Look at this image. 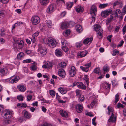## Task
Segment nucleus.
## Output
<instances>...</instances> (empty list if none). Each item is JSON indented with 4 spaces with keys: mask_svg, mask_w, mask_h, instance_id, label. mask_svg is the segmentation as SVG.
<instances>
[{
    "mask_svg": "<svg viewBox=\"0 0 126 126\" xmlns=\"http://www.w3.org/2000/svg\"><path fill=\"white\" fill-rule=\"evenodd\" d=\"M24 42L21 40H18L15 41L13 45V47L14 49H22L24 46Z\"/></svg>",
    "mask_w": 126,
    "mask_h": 126,
    "instance_id": "nucleus-1",
    "label": "nucleus"
},
{
    "mask_svg": "<svg viewBox=\"0 0 126 126\" xmlns=\"http://www.w3.org/2000/svg\"><path fill=\"white\" fill-rule=\"evenodd\" d=\"M97 11L96 6L94 5H92L90 9V14L92 19V22H94L95 20V17L96 15V13Z\"/></svg>",
    "mask_w": 126,
    "mask_h": 126,
    "instance_id": "nucleus-2",
    "label": "nucleus"
},
{
    "mask_svg": "<svg viewBox=\"0 0 126 126\" xmlns=\"http://www.w3.org/2000/svg\"><path fill=\"white\" fill-rule=\"evenodd\" d=\"M47 43L51 47H54L56 45V42L55 39L51 37H48L47 40Z\"/></svg>",
    "mask_w": 126,
    "mask_h": 126,
    "instance_id": "nucleus-3",
    "label": "nucleus"
},
{
    "mask_svg": "<svg viewBox=\"0 0 126 126\" xmlns=\"http://www.w3.org/2000/svg\"><path fill=\"white\" fill-rule=\"evenodd\" d=\"M38 51L40 53L42 56H43L46 54L47 53V49L41 44H39L38 45Z\"/></svg>",
    "mask_w": 126,
    "mask_h": 126,
    "instance_id": "nucleus-4",
    "label": "nucleus"
},
{
    "mask_svg": "<svg viewBox=\"0 0 126 126\" xmlns=\"http://www.w3.org/2000/svg\"><path fill=\"white\" fill-rule=\"evenodd\" d=\"M88 54V52L87 50H84L79 51L77 54L76 57L77 58H81L86 56Z\"/></svg>",
    "mask_w": 126,
    "mask_h": 126,
    "instance_id": "nucleus-5",
    "label": "nucleus"
},
{
    "mask_svg": "<svg viewBox=\"0 0 126 126\" xmlns=\"http://www.w3.org/2000/svg\"><path fill=\"white\" fill-rule=\"evenodd\" d=\"M32 24L34 25H36L40 21V18L37 16H33L31 18Z\"/></svg>",
    "mask_w": 126,
    "mask_h": 126,
    "instance_id": "nucleus-6",
    "label": "nucleus"
},
{
    "mask_svg": "<svg viewBox=\"0 0 126 126\" xmlns=\"http://www.w3.org/2000/svg\"><path fill=\"white\" fill-rule=\"evenodd\" d=\"M56 9L55 4L53 3L50 5L47 10L48 13H50L53 12Z\"/></svg>",
    "mask_w": 126,
    "mask_h": 126,
    "instance_id": "nucleus-7",
    "label": "nucleus"
},
{
    "mask_svg": "<svg viewBox=\"0 0 126 126\" xmlns=\"http://www.w3.org/2000/svg\"><path fill=\"white\" fill-rule=\"evenodd\" d=\"M76 72L75 67L74 66H72L69 69V74L71 77H74L76 74Z\"/></svg>",
    "mask_w": 126,
    "mask_h": 126,
    "instance_id": "nucleus-8",
    "label": "nucleus"
},
{
    "mask_svg": "<svg viewBox=\"0 0 126 126\" xmlns=\"http://www.w3.org/2000/svg\"><path fill=\"white\" fill-rule=\"evenodd\" d=\"M3 114V117L5 118L9 119L11 116L12 112L9 110H8L4 111Z\"/></svg>",
    "mask_w": 126,
    "mask_h": 126,
    "instance_id": "nucleus-9",
    "label": "nucleus"
},
{
    "mask_svg": "<svg viewBox=\"0 0 126 126\" xmlns=\"http://www.w3.org/2000/svg\"><path fill=\"white\" fill-rule=\"evenodd\" d=\"M19 79V76H12L9 79V80L11 83H14L17 82Z\"/></svg>",
    "mask_w": 126,
    "mask_h": 126,
    "instance_id": "nucleus-10",
    "label": "nucleus"
},
{
    "mask_svg": "<svg viewBox=\"0 0 126 126\" xmlns=\"http://www.w3.org/2000/svg\"><path fill=\"white\" fill-rule=\"evenodd\" d=\"M93 39V38L92 37L87 38L83 40L82 43L84 44H89V45L92 43Z\"/></svg>",
    "mask_w": 126,
    "mask_h": 126,
    "instance_id": "nucleus-11",
    "label": "nucleus"
},
{
    "mask_svg": "<svg viewBox=\"0 0 126 126\" xmlns=\"http://www.w3.org/2000/svg\"><path fill=\"white\" fill-rule=\"evenodd\" d=\"M71 23H73L72 22H70L69 23L68 22H64L62 24L61 26V28L62 29H65L68 28L69 26H70V24Z\"/></svg>",
    "mask_w": 126,
    "mask_h": 126,
    "instance_id": "nucleus-12",
    "label": "nucleus"
},
{
    "mask_svg": "<svg viewBox=\"0 0 126 126\" xmlns=\"http://www.w3.org/2000/svg\"><path fill=\"white\" fill-rule=\"evenodd\" d=\"M58 74L60 77L63 78L64 77L66 74L65 71L63 68L60 69L59 70Z\"/></svg>",
    "mask_w": 126,
    "mask_h": 126,
    "instance_id": "nucleus-13",
    "label": "nucleus"
},
{
    "mask_svg": "<svg viewBox=\"0 0 126 126\" xmlns=\"http://www.w3.org/2000/svg\"><path fill=\"white\" fill-rule=\"evenodd\" d=\"M76 109L78 112L80 113L83 110V107L80 104H79L77 105Z\"/></svg>",
    "mask_w": 126,
    "mask_h": 126,
    "instance_id": "nucleus-14",
    "label": "nucleus"
},
{
    "mask_svg": "<svg viewBox=\"0 0 126 126\" xmlns=\"http://www.w3.org/2000/svg\"><path fill=\"white\" fill-rule=\"evenodd\" d=\"M52 64L51 63L48 61H47L45 63V64L43 65L42 67L46 69H49L51 67Z\"/></svg>",
    "mask_w": 126,
    "mask_h": 126,
    "instance_id": "nucleus-15",
    "label": "nucleus"
},
{
    "mask_svg": "<svg viewBox=\"0 0 126 126\" xmlns=\"http://www.w3.org/2000/svg\"><path fill=\"white\" fill-rule=\"evenodd\" d=\"M55 53L57 57H61L63 55L62 52L60 49H56L55 51Z\"/></svg>",
    "mask_w": 126,
    "mask_h": 126,
    "instance_id": "nucleus-16",
    "label": "nucleus"
},
{
    "mask_svg": "<svg viewBox=\"0 0 126 126\" xmlns=\"http://www.w3.org/2000/svg\"><path fill=\"white\" fill-rule=\"evenodd\" d=\"M75 29L79 33H80L82 31V29L81 26L79 25H77L75 27Z\"/></svg>",
    "mask_w": 126,
    "mask_h": 126,
    "instance_id": "nucleus-17",
    "label": "nucleus"
},
{
    "mask_svg": "<svg viewBox=\"0 0 126 126\" xmlns=\"http://www.w3.org/2000/svg\"><path fill=\"white\" fill-rule=\"evenodd\" d=\"M77 87L80 89H86V86L81 82H79L77 83Z\"/></svg>",
    "mask_w": 126,
    "mask_h": 126,
    "instance_id": "nucleus-18",
    "label": "nucleus"
},
{
    "mask_svg": "<svg viewBox=\"0 0 126 126\" xmlns=\"http://www.w3.org/2000/svg\"><path fill=\"white\" fill-rule=\"evenodd\" d=\"M110 68L109 67L107 64L104 66L103 69V74H105L107 72L109 71Z\"/></svg>",
    "mask_w": 126,
    "mask_h": 126,
    "instance_id": "nucleus-19",
    "label": "nucleus"
},
{
    "mask_svg": "<svg viewBox=\"0 0 126 126\" xmlns=\"http://www.w3.org/2000/svg\"><path fill=\"white\" fill-rule=\"evenodd\" d=\"M58 91L62 94H66L67 92L66 89L65 88L60 87L58 88Z\"/></svg>",
    "mask_w": 126,
    "mask_h": 126,
    "instance_id": "nucleus-20",
    "label": "nucleus"
},
{
    "mask_svg": "<svg viewBox=\"0 0 126 126\" xmlns=\"http://www.w3.org/2000/svg\"><path fill=\"white\" fill-rule=\"evenodd\" d=\"M49 1L50 0H40V4L43 6L47 5Z\"/></svg>",
    "mask_w": 126,
    "mask_h": 126,
    "instance_id": "nucleus-21",
    "label": "nucleus"
},
{
    "mask_svg": "<svg viewBox=\"0 0 126 126\" xmlns=\"http://www.w3.org/2000/svg\"><path fill=\"white\" fill-rule=\"evenodd\" d=\"M59 112L60 114L62 116L65 117H68V114L65 111H63L62 110H61Z\"/></svg>",
    "mask_w": 126,
    "mask_h": 126,
    "instance_id": "nucleus-22",
    "label": "nucleus"
},
{
    "mask_svg": "<svg viewBox=\"0 0 126 126\" xmlns=\"http://www.w3.org/2000/svg\"><path fill=\"white\" fill-rule=\"evenodd\" d=\"M17 89L21 92H23L26 90V88L23 85H19L17 87Z\"/></svg>",
    "mask_w": 126,
    "mask_h": 126,
    "instance_id": "nucleus-23",
    "label": "nucleus"
},
{
    "mask_svg": "<svg viewBox=\"0 0 126 126\" xmlns=\"http://www.w3.org/2000/svg\"><path fill=\"white\" fill-rule=\"evenodd\" d=\"M8 70L7 69H5L4 68L1 69L0 70V72L2 76L6 75L8 72Z\"/></svg>",
    "mask_w": 126,
    "mask_h": 126,
    "instance_id": "nucleus-24",
    "label": "nucleus"
},
{
    "mask_svg": "<svg viewBox=\"0 0 126 126\" xmlns=\"http://www.w3.org/2000/svg\"><path fill=\"white\" fill-rule=\"evenodd\" d=\"M24 116L25 118L28 119H30L32 116L31 113L27 111L24 112Z\"/></svg>",
    "mask_w": 126,
    "mask_h": 126,
    "instance_id": "nucleus-25",
    "label": "nucleus"
},
{
    "mask_svg": "<svg viewBox=\"0 0 126 126\" xmlns=\"http://www.w3.org/2000/svg\"><path fill=\"white\" fill-rule=\"evenodd\" d=\"M76 10L77 12L81 13L83 12V8L80 6H78L76 7Z\"/></svg>",
    "mask_w": 126,
    "mask_h": 126,
    "instance_id": "nucleus-26",
    "label": "nucleus"
},
{
    "mask_svg": "<svg viewBox=\"0 0 126 126\" xmlns=\"http://www.w3.org/2000/svg\"><path fill=\"white\" fill-rule=\"evenodd\" d=\"M101 26L99 25L95 24L94 26V29L95 31H98L102 29L101 28Z\"/></svg>",
    "mask_w": 126,
    "mask_h": 126,
    "instance_id": "nucleus-27",
    "label": "nucleus"
},
{
    "mask_svg": "<svg viewBox=\"0 0 126 126\" xmlns=\"http://www.w3.org/2000/svg\"><path fill=\"white\" fill-rule=\"evenodd\" d=\"M24 53L23 52H19L17 55V58L18 60H20L24 57Z\"/></svg>",
    "mask_w": 126,
    "mask_h": 126,
    "instance_id": "nucleus-28",
    "label": "nucleus"
},
{
    "mask_svg": "<svg viewBox=\"0 0 126 126\" xmlns=\"http://www.w3.org/2000/svg\"><path fill=\"white\" fill-rule=\"evenodd\" d=\"M82 43V42L81 41L76 43L75 44L76 47L78 49H80L83 45Z\"/></svg>",
    "mask_w": 126,
    "mask_h": 126,
    "instance_id": "nucleus-29",
    "label": "nucleus"
},
{
    "mask_svg": "<svg viewBox=\"0 0 126 126\" xmlns=\"http://www.w3.org/2000/svg\"><path fill=\"white\" fill-rule=\"evenodd\" d=\"M66 65V63L64 62H62L60 63L58 65V67L59 68H64L65 67Z\"/></svg>",
    "mask_w": 126,
    "mask_h": 126,
    "instance_id": "nucleus-30",
    "label": "nucleus"
},
{
    "mask_svg": "<svg viewBox=\"0 0 126 126\" xmlns=\"http://www.w3.org/2000/svg\"><path fill=\"white\" fill-rule=\"evenodd\" d=\"M67 8L69 10L72 7L73 5V3L70 2H68L66 3Z\"/></svg>",
    "mask_w": 126,
    "mask_h": 126,
    "instance_id": "nucleus-31",
    "label": "nucleus"
},
{
    "mask_svg": "<svg viewBox=\"0 0 126 126\" xmlns=\"http://www.w3.org/2000/svg\"><path fill=\"white\" fill-rule=\"evenodd\" d=\"M89 77L88 75H85L84 77V80H85V81L86 82L87 86H88L89 84Z\"/></svg>",
    "mask_w": 126,
    "mask_h": 126,
    "instance_id": "nucleus-32",
    "label": "nucleus"
},
{
    "mask_svg": "<svg viewBox=\"0 0 126 126\" xmlns=\"http://www.w3.org/2000/svg\"><path fill=\"white\" fill-rule=\"evenodd\" d=\"M108 5V3L100 4L99 6V7L100 9H103L106 7Z\"/></svg>",
    "mask_w": 126,
    "mask_h": 126,
    "instance_id": "nucleus-33",
    "label": "nucleus"
},
{
    "mask_svg": "<svg viewBox=\"0 0 126 126\" xmlns=\"http://www.w3.org/2000/svg\"><path fill=\"white\" fill-rule=\"evenodd\" d=\"M98 32L97 33V36L98 38L100 39L102 38V33L103 32V31L102 30Z\"/></svg>",
    "mask_w": 126,
    "mask_h": 126,
    "instance_id": "nucleus-34",
    "label": "nucleus"
},
{
    "mask_svg": "<svg viewBox=\"0 0 126 126\" xmlns=\"http://www.w3.org/2000/svg\"><path fill=\"white\" fill-rule=\"evenodd\" d=\"M17 106L26 108L27 106V105L26 104L24 103H18L17 104Z\"/></svg>",
    "mask_w": 126,
    "mask_h": 126,
    "instance_id": "nucleus-35",
    "label": "nucleus"
},
{
    "mask_svg": "<svg viewBox=\"0 0 126 126\" xmlns=\"http://www.w3.org/2000/svg\"><path fill=\"white\" fill-rule=\"evenodd\" d=\"M110 84L106 82L103 85V87L105 89L110 88Z\"/></svg>",
    "mask_w": 126,
    "mask_h": 126,
    "instance_id": "nucleus-36",
    "label": "nucleus"
},
{
    "mask_svg": "<svg viewBox=\"0 0 126 126\" xmlns=\"http://www.w3.org/2000/svg\"><path fill=\"white\" fill-rule=\"evenodd\" d=\"M80 68L83 71L86 72H87L89 70V69H88V68L86 67H84L82 66H80Z\"/></svg>",
    "mask_w": 126,
    "mask_h": 126,
    "instance_id": "nucleus-37",
    "label": "nucleus"
},
{
    "mask_svg": "<svg viewBox=\"0 0 126 126\" xmlns=\"http://www.w3.org/2000/svg\"><path fill=\"white\" fill-rule=\"evenodd\" d=\"M37 69V65L35 64L32 65L30 67V69L33 71H34Z\"/></svg>",
    "mask_w": 126,
    "mask_h": 126,
    "instance_id": "nucleus-38",
    "label": "nucleus"
},
{
    "mask_svg": "<svg viewBox=\"0 0 126 126\" xmlns=\"http://www.w3.org/2000/svg\"><path fill=\"white\" fill-rule=\"evenodd\" d=\"M67 44V43H66L65 44L66 45L64 46H63L62 47V49L65 52H67L68 51L69 49L68 47L66 46Z\"/></svg>",
    "mask_w": 126,
    "mask_h": 126,
    "instance_id": "nucleus-39",
    "label": "nucleus"
},
{
    "mask_svg": "<svg viewBox=\"0 0 126 126\" xmlns=\"http://www.w3.org/2000/svg\"><path fill=\"white\" fill-rule=\"evenodd\" d=\"M119 99V95L118 94H116L115 95V98L114 102L116 104Z\"/></svg>",
    "mask_w": 126,
    "mask_h": 126,
    "instance_id": "nucleus-40",
    "label": "nucleus"
},
{
    "mask_svg": "<svg viewBox=\"0 0 126 126\" xmlns=\"http://www.w3.org/2000/svg\"><path fill=\"white\" fill-rule=\"evenodd\" d=\"M46 24L49 28H51L52 24V22L51 21H47V22Z\"/></svg>",
    "mask_w": 126,
    "mask_h": 126,
    "instance_id": "nucleus-41",
    "label": "nucleus"
},
{
    "mask_svg": "<svg viewBox=\"0 0 126 126\" xmlns=\"http://www.w3.org/2000/svg\"><path fill=\"white\" fill-rule=\"evenodd\" d=\"M49 92L50 95L51 96H55L56 93L54 90H49Z\"/></svg>",
    "mask_w": 126,
    "mask_h": 126,
    "instance_id": "nucleus-42",
    "label": "nucleus"
},
{
    "mask_svg": "<svg viewBox=\"0 0 126 126\" xmlns=\"http://www.w3.org/2000/svg\"><path fill=\"white\" fill-rule=\"evenodd\" d=\"M39 126H51V124L47 122H45L40 124Z\"/></svg>",
    "mask_w": 126,
    "mask_h": 126,
    "instance_id": "nucleus-43",
    "label": "nucleus"
},
{
    "mask_svg": "<svg viewBox=\"0 0 126 126\" xmlns=\"http://www.w3.org/2000/svg\"><path fill=\"white\" fill-rule=\"evenodd\" d=\"M79 100L81 102L83 101L84 100V97L83 95H82L79 96Z\"/></svg>",
    "mask_w": 126,
    "mask_h": 126,
    "instance_id": "nucleus-44",
    "label": "nucleus"
},
{
    "mask_svg": "<svg viewBox=\"0 0 126 126\" xmlns=\"http://www.w3.org/2000/svg\"><path fill=\"white\" fill-rule=\"evenodd\" d=\"M96 103V101L95 99H94L92 101L90 105L92 108H93L94 107Z\"/></svg>",
    "mask_w": 126,
    "mask_h": 126,
    "instance_id": "nucleus-45",
    "label": "nucleus"
},
{
    "mask_svg": "<svg viewBox=\"0 0 126 126\" xmlns=\"http://www.w3.org/2000/svg\"><path fill=\"white\" fill-rule=\"evenodd\" d=\"M75 92L76 93V95L78 97L82 95L81 94V91L80 90H76Z\"/></svg>",
    "mask_w": 126,
    "mask_h": 126,
    "instance_id": "nucleus-46",
    "label": "nucleus"
},
{
    "mask_svg": "<svg viewBox=\"0 0 126 126\" xmlns=\"http://www.w3.org/2000/svg\"><path fill=\"white\" fill-rule=\"evenodd\" d=\"M100 68L99 67L95 68L94 71V72L96 74H98L99 73Z\"/></svg>",
    "mask_w": 126,
    "mask_h": 126,
    "instance_id": "nucleus-47",
    "label": "nucleus"
},
{
    "mask_svg": "<svg viewBox=\"0 0 126 126\" xmlns=\"http://www.w3.org/2000/svg\"><path fill=\"white\" fill-rule=\"evenodd\" d=\"M56 2L57 4H60L61 3L62 4L63 3L64 4H65V2L64 0H57Z\"/></svg>",
    "mask_w": 126,
    "mask_h": 126,
    "instance_id": "nucleus-48",
    "label": "nucleus"
},
{
    "mask_svg": "<svg viewBox=\"0 0 126 126\" xmlns=\"http://www.w3.org/2000/svg\"><path fill=\"white\" fill-rule=\"evenodd\" d=\"M119 53V51L118 50H117L116 49H114L113 50L112 55L114 56L116 55L117 54Z\"/></svg>",
    "mask_w": 126,
    "mask_h": 126,
    "instance_id": "nucleus-49",
    "label": "nucleus"
},
{
    "mask_svg": "<svg viewBox=\"0 0 126 126\" xmlns=\"http://www.w3.org/2000/svg\"><path fill=\"white\" fill-rule=\"evenodd\" d=\"M91 62H89L88 63H86L84 65V66L88 68L89 69V68L91 67Z\"/></svg>",
    "mask_w": 126,
    "mask_h": 126,
    "instance_id": "nucleus-50",
    "label": "nucleus"
},
{
    "mask_svg": "<svg viewBox=\"0 0 126 126\" xmlns=\"http://www.w3.org/2000/svg\"><path fill=\"white\" fill-rule=\"evenodd\" d=\"M5 12L3 11H0V18L5 16Z\"/></svg>",
    "mask_w": 126,
    "mask_h": 126,
    "instance_id": "nucleus-51",
    "label": "nucleus"
},
{
    "mask_svg": "<svg viewBox=\"0 0 126 126\" xmlns=\"http://www.w3.org/2000/svg\"><path fill=\"white\" fill-rule=\"evenodd\" d=\"M120 13H121V12L119 9H117L115 12V13L117 17L119 16L118 15H119Z\"/></svg>",
    "mask_w": 126,
    "mask_h": 126,
    "instance_id": "nucleus-52",
    "label": "nucleus"
},
{
    "mask_svg": "<svg viewBox=\"0 0 126 126\" xmlns=\"http://www.w3.org/2000/svg\"><path fill=\"white\" fill-rule=\"evenodd\" d=\"M101 15L102 17H106L107 16L105 11L101 12Z\"/></svg>",
    "mask_w": 126,
    "mask_h": 126,
    "instance_id": "nucleus-53",
    "label": "nucleus"
},
{
    "mask_svg": "<svg viewBox=\"0 0 126 126\" xmlns=\"http://www.w3.org/2000/svg\"><path fill=\"white\" fill-rule=\"evenodd\" d=\"M117 106L118 108H119L120 107H121L122 108H124L125 106L122 104L121 103H118L117 104Z\"/></svg>",
    "mask_w": 126,
    "mask_h": 126,
    "instance_id": "nucleus-54",
    "label": "nucleus"
},
{
    "mask_svg": "<svg viewBox=\"0 0 126 126\" xmlns=\"http://www.w3.org/2000/svg\"><path fill=\"white\" fill-rule=\"evenodd\" d=\"M31 62V59H28L25 60H24L23 61V62L24 63H29Z\"/></svg>",
    "mask_w": 126,
    "mask_h": 126,
    "instance_id": "nucleus-55",
    "label": "nucleus"
},
{
    "mask_svg": "<svg viewBox=\"0 0 126 126\" xmlns=\"http://www.w3.org/2000/svg\"><path fill=\"white\" fill-rule=\"evenodd\" d=\"M23 96L21 95L18 96L17 97V99L20 101H22L23 100Z\"/></svg>",
    "mask_w": 126,
    "mask_h": 126,
    "instance_id": "nucleus-56",
    "label": "nucleus"
},
{
    "mask_svg": "<svg viewBox=\"0 0 126 126\" xmlns=\"http://www.w3.org/2000/svg\"><path fill=\"white\" fill-rule=\"evenodd\" d=\"M107 16L111 13L112 12V10L111 9H109L108 10H105Z\"/></svg>",
    "mask_w": 126,
    "mask_h": 126,
    "instance_id": "nucleus-57",
    "label": "nucleus"
},
{
    "mask_svg": "<svg viewBox=\"0 0 126 126\" xmlns=\"http://www.w3.org/2000/svg\"><path fill=\"white\" fill-rule=\"evenodd\" d=\"M112 84V85L115 86L117 83V82L115 80H113L111 81Z\"/></svg>",
    "mask_w": 126,
    "mask_h": 126,
    "instance_id": "nucleus-58",
    "label": "nucleus"
},
{
    "mask_svg": "<svg viewBox=\"0 0 126 126\" xmlns=\"http://www.w3.org/2000/svg\"><path fill=\"white\" fill-rule=\"evenodd\" d=\"M9 0H0V2H2L4 4L7 3L9 1Z\"/></svg>",
    "mask_w": 126,
    "mask_h": 126,
    "instance_id": "nucleus-59",
    "label": "nucleus"
},
{
    "mask_svg": "<svg viewBox=\"0 0 126 126\" xmlns=\"http://www.w3.org/2000/svg\"><path fill=\"white\" fill-rule=\"evenodd\" d=\"M112 36L111 35H110L108 36L107 37V39L108 41L109 42H111V38H112Z\"/></svg>",
    "mask_w": 126,
    "mask_h": 126,
    "instance_id": "nucleus-60",
    "label": "nucleus"
},
{
    "mask_svg": "<svg viewBox=\"0 0 126 126\" xmlns=\"http://www.w3.org/2000/svg\"><path fill=\"white\" fill-rule=\"evenodd\" d=\"M126 27L125 25L123 27V29L122 31L123 32V34L124 35L125 34L126 32Z\"/></svg>",
    "mask_w": 126,
    "mask_h": 126,
    "instance_id": "nucleus-61",
    "label": "nucleus"
},
{
    "mask_svg": "<svg viewBox=\"0 0 126 126\" xmlns=\"http://www.w3.org/2000/svg\"><path fill=\"white\" fill-rule=\"evenodd\" d=\"M32 98V96L31 95H28L27 96V101H29Z\"/></svg>",
    "mask_w": 126,
    "mask_h": 126,
    "instance_id": "nucleus-62",
    "label": "nucleus"
},
{
    "mask_svg": "<svg viewBox=\"0 0 126 126\" xmlns=\"http://www.w3.org/2000/svg\"><path fill=\"white\" fill-rule=\"evenodd\" d=\"M120 1H116L113 4V7L116 5H119Z\"/></svg>",
    "mask_w": 126,
    "mask_h": 126,
    "instance_id": "nucleus-63",
    "label": "nucleus"
},
{
    "mask_svg": "<svg viewBox=\"0 0 126 126\" xmlns=\"http://www.w3.org/2000/svg\"><path fill=\"white\" fill-rule=\"evenodd\" d=\"M39 34V32H37L33 34L32 37H37L38 35Z\"/></svg>",
    "mask_w": 126,
    "mask_h": 126,
    "instance_id": "nucleus-64",
    "label": "nucleus"
}]
</instances>
